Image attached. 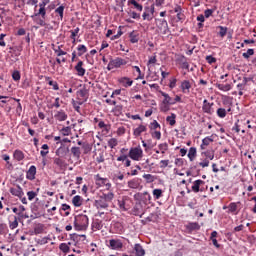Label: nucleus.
<instances>
[{"instance_id":"53","label":"nucleus","mask_w":256,"mask_h":256,"mask_svg":"<svg viewBox=\"0 0 256 256\" xmlns=\"http://www.w3.org/2000/svg\"><path fill=\"white\" fill-rule=\"evenodd\" d=\"M219 31V35L220 37H225V35H227V27H223V26H218Z\"/></svg>"},{"instance_id":"56","label":"nucleus","mask_w":256,"mask_h":256,"mask_svg":"<svg viewBox=\"0 0 256 256\" xmlns=\"http://www.w3.org/2000/svg\"><path fill=\"white\" fill-rule=\"evenodd\" d=\"M12 78L14 81H20L21 80V73L19 71H14L12 73Z\"/></svg>"},{"instance_id":"8","label":"nucleus","mask_w":256,"mask_h":256,"mask_svg":"<svg viewBox=\"0 0 256 256\" xmlns=\"http://www.w3.org/2000/svg\"><path fill=\"white\" fill-rule=\"evenodd\" d=\"M109 245L114 251H121L123 249V242L119 239H111Z\"/></svg>"},{"instance_id":"51","label":"nucleus","mask_w":256,"mask_h":256,"mask_svg":"<svg viewBox=\"0 0 256 256\" xmlns=\"http://www.w3.org/2000/svg\"><path fill=\"white\" fill-rule=\"evenodd\" d=\"M48 85H50V87H53L54 91H59V84L57 83V81L49 80Z\"/></svg>"},{"instance_id":"19","label":"nucleus","mask_w":256,"mask_h":256,"mask_svg":"<svg viewBox=\"0 0 256 256\" xmlns=\"http://www.w3.org/2000/svg\"><path fill=\"white\" fill-rule=\"evenodd\" d=\"M134 251L136 253V256H145V249H143V246H141V244H135Z\"/></svg>"},{"instance_id":"43","label":"nucleus","mask_w":256,"mask_h":256,"mask_svg":"<svg viewBox=\"0 0 256 256\" xmlns=\"http://www.w3.org/2000/svg\"><path fill=\"white\" fill-rule=\"evenodd\" d=\"M59 249L62 251V253H69L70 251L69 245H67V243H61Z\"/></svg>"},{"instance_id":"16","label":"nucleus","mask_w":256,"mask_h":256,"mask_svg":"<svg viewBox=\"0 0 256 256\" xmlns=\"http://www.w3.org/2000/svg\"><path fill=\"white\" fill-rule=\"evenodd\" d=\"M162 97H164V100L162 101V103L168 104V105H175V101L173 100V98H171V96H169V94L161 91L160 92Z\"/></svg>"},{"instance_id":"25","label":"nucleus","mask_w":256,"mask_h":256,"mask_svg":"<svg viewBox=\"0 0 256 256\" xmlns=\"http://www.w3.org/2000/svg\"><path fill=\"white\" fill-rule=\"evenodd\" d=\"M188 231H199L201 226L197 222L189 223L187 226Z\"/></svg>"},{"instance_id":"62","label":"nucleus","mask_w":256,"mask_h":256,"mask_svg":"<svg viewBox=\"0 0 256 256\" xmlns=\"http://www.w3.org/2000/svg\"><path fill=\"white\" fill-rule=\"evenodd\" d=\"M82 147L84 149V153L85 154L89 153L91 151V149H92L89 143L83 144Z\"/></svg>"},{"instance_id":"37","label":"nucleus","mask_w":256,"mask_h":256,"mask_svg":"<svg viewBox=\"0 0 256 256\" xmlns=\"http://www.w3.org/2000/svg\"><path fill=\"white\" fill-rule=\"evenodd\" d=\"M49 241H51V237L46 236V237L36 240V243H37V245H47V243H49Z\"/></svg>"},{"instance_id":"54","label":"nucleus","mask_w":256,"mask_h":256,"mask_svg":"<svg viewBox=\"0 0 256 256\" xmlns=\"http://www.w3.org/2000/svg\"><path fill=\"white\" fill-rule=\"evenodd\" d=\"M79 31H80L79 27L75 28L74 30H71L70 31V33H71L70 38L71 39H76L77 35H79Z\"/></svg>"},{"instance_id":"9","label":"nucleus","mask_w":256,"mask_h":256,"mask_svg":"<svg viewBox=\"0 0 256 256\" xmlns=\"http://www.w3.org/2000/svg\"><path fill=\"white\" fill-rule=\"evenodd\" d=\"M35 175H37V167L32 165L26 172V178L29 179V181H33L35 179Z\"/></svg>"},{"instance_id":"59","label":"nucleus","mask_w":256,"mask_h":256,"mask_svg":"<svg viewBox=\"0 0 256 256\" xmlns=\"http://www.w3.org/2000/svg\"><path fill=\"white\" fill-rule=\"evenodd\" d=\"M181 67H182V69H189V62H187L185 57H183L181 60Z\"/></svg>"},{"instance_id":"32","label":"nucleus","mask_w":256,"mask_h":256,"mask_svg":"<svg viewBox=\"0 0 256 256\" xmlns=\"http://www.w3.org/2000/svg\"><path fill=\"white\" fill-rule=\"evenodd\" d=\"M216 87L220 91H231V84H219V83H216Z\"/></svg>"},{"instance_id":"58","label":"nucleus","mask_w":256,"mask_h":256,"mask_svg":"<svg viewBox=\"0 0 256 256\" xmlns=\"http://www.w3.org/2000/svg\"><path fill=\"white\" fill-rule=\"evenodd\" d=\"M143 21H151L153 17L149 12H144L142 15Z\"/></svg>"},{"instance_id":"34","label":"nucleus","mask_w":256,"mask_h":256,"mask_svg":"<svg viewBox=\"0 0 256 256\" xmlns=\"http://www.w3.org/2000/svg\"><path fill=\"white\" fill-rule=\"evenodd\" d=\"M83 103H85V101H75V100H72V105H73V108L75 111H77V113H80L81 111V106L80 105H83Z\"/></svg>"},{"instance_id":"50","label":"nucleus","mask_w":256,"mask_h":256,"mask_svg":"<svg viewBox=\"0 0 256 256\" xmlns=\"http://www.w3.org/2000/svg\"><path fill=\"white\" fill-rule=\"evenodd\" d=\"M143 179L147 180V183H153V181H155V176L151 174H144Z\"/></svg>"},{"instance_id":"30","label":"nucleus","mask_w":256,"mask_h":256,"mask_svg":"<svg viewBox=\"0 0 256 256\" xmlns=\"http://www.w3.org/2000/svg\"><path fill=\"white\" fill-rule=\"evenodd\" d=\"M195 157H197V148L191 147L188 152V159H190V161H193Z\"/></svg>"},{"instance_id":"61","label":"nucleus","mask_w":256,"mask_h":256,"mask_svg":"<svg viewBox=\"0 0 256 256\" xmlns=\"http://www.w3.org/2000/svg\"><path fill=\"white\" fill-rule=\"evenodd\" d=\"M199 166L205 169V167H209V160L204 159L202 162H199Z\"/></svg>"},{"instance_id":"60","label":"nucleus","mask_w":256,"mask_h":256,"mask_svg":"<svg viewBox=\"0 0 256 256\" xmlns=\"http://www.w3.org/2000/svg\"><path fill=\"white\" fill-rule=\"evenodd\" d=\"M101 181H102L103 185H105L107 191H109V189H111V183H109L106 178H101Z\"/></svg>"},{"instance_id":"64","label":"nucleus","mask_w":256,"mask_h":256,"mask_svg":"<svg viewBox=\"0 0 256 256\" xmlns=\"http://www.w3.org/2000/svg\"><path fill=\"white\" fill-rule=\"evenodd\" d=\"M177 21H185V14L182 12H178L177 14Z\"/></svg>"},{"instance_id":"44","label":"nucleus","mask_w":256,"mask_h":256,"mask_svg":"<svg viewBox=\"0 0 256 256\" xmlns=\"http://www.w3.org/2000/svg\"><path fill=\"white\" fill-rule=\"evenodd\" d=\"M162 155H165V152L169 149V145L167 143H162L158 145Z\"/></svg>"},{"instance_id":"36","label":"nucleus","mask_w":256,"mask_h":256,"mask_svg":"<svg viewBox=\"0 0 256 256\" xmlns=\"http://www.w3.org/2000/svg\"><path fill=\"white\" fill-rule=\"evenodd\" d=\"M130 42L132 43H139V34H136L135 31H132L129 34Z\"/></svg>"},{"instance_id":"3","label":"nucleus","mask_w":256,"mask_h":256,"mask_svg":"<svg viewBox=\"0 0 256 256\" xmlns=\"http://www.w3.org/2000/svg\"><path fill=\"white\" fill-rule=\"evenodd\" d=\"M127 156L132 159V161H141V159H143V149H141V146L132 147Z\"/></svg>"},{"instance_id":"45","label":"nucleus","mask_w":256,"mask_h":256,"mask_svg":"<svg viewBox=\"0 0 256 256\" xmlns=\"http://www.w3.org/2000/svg\"><path fill=\"white\" fill-rule=\"evenodd\" d=\"M252 55H255V50L248 49L246 52L242 54V57H244V59H249V57H251Z\"/></svg>"},{"instance_id":"17","label":"nucleus","mask_w":256,"mask_h":256,"mask_svg":"<svg viewBox=\"0 0 256 256\" xmlns=\"http://www.w3.org/2000/svg\"><path fill=\"white\" fill-rule=\"evenodd\" d=\"M78 97H81L82 99H84L83 101H87V99L89 98V91L86 88L80 89L77 92Z\"/></svg>"},{"instance_id":"6","label":"nucleus","mask_w":256,"mask_h":256,"mask_svg":"<svg viewBox=\"0 0 256 256\" xmlns=\"http://www.w3.org/2000/svg\"><path fill=\"white\" fill-rule=\"evenodd\" d=\"M47 5H49V0H43L39 4L40 9L38 13L35 14V17H39V15H41L42 19H45V15H47V10L45 9V7H47Z\"/></svg>"},{"instance_id":"38","label":"nucleus","mask_w":256,"mask_h":256,"mask_svg":"<svg viewBox=\"0 0 256 256\" xmlns=\"http://www.w3.org/2000/svg\"><path fill=\"white\" fill-rule=\"evenodd\" d=\"M61 135H63V137H69V135H71V127L67 126L64 127L60 130Z\"/></svg>"},{"instance_id":"21","label":"nucleus","mask_w":256,"mask_h":256,"mask_svg":"<svg viewBox=\"0 0 256 256\" xmlns=\"http://www.w3.org/2000/svg\"><path fill=\"white\" fill-rule=\"evenodd\" d=\"M72 203L74 207H81V205H83V198H81L79 195H76L73 197Z\"/></svg>"},{"instance_id":"13","label":"nucleus","mask_w":256,"mask_h":256,"mask_svg":"<svg viewBox=\"0 0 256 256\" xmlns=\"http://www.w3.org/2000/svg\"><path fill=\"white\" fill-rule=\"evenodd\" d=\"M202 185H205V181L203 180H195L192 185V191L193 193H199L200 187Z\"/></svg>"},{"instance_id":"11","label":"nucleus","mask_w":256,"mask_h":256,"mask_svg":"<svg viewBox=\"0 0 256 256\" xmlns=\"http://www.w3.org/2000/svg\"><path fill=\"white\" fill-rule=\"evenodd\" d=\"M54 119L60 122L67 121V113H65L63 110L57 111L54 115Z\"/></svg>"},{"instance_id":"14","label":"nucleus","mask_w":256,"mask_h":256,"mask_svg":"<svg viewBox=\"0 0 256 256\" xmlns=\"http://www.w3.org/2000/svg\"><path fill=\"white\" fill-rule=\"evenodd\" d=\"M9 219H12L9 220V228L10 229H17L19 227V221L17 220V216H14V215H11L9 216Z\"/></svg>"},{"instance_id":"20","label":"nucleus","mask_w":256,"mask_h":256,"mask_svg":"<svg viewBox=\"0 0 256 256\" xmlns=\"http://www.w3.org/2000/svg\"><path fill=\"white\" fill-rule=\"evenodd\" d=\"M120 83L123 85V87H131V85H133V80H131L129 77H122L120 78Z\"/></svg>"},{"instance_id":"5","label":"nucleus","mask_w":256,"mask_h":256,"mask_svg":"<svg viewBox=\"0 0 256 256\" xmlns=\"http://www.w3.org/2000/svg\"><path fill=\"white\" fill-rule=\"evenodd\" d=\"M156 23H157V27L159 29V32L162 35H168L170 30H169V24L167 23V20H165V19H157Z\"/></svg>"},{"instance_id":"31","label":"nucleus","mask_w":256,"mask_h":256,"mask_svg":"<svg viewBox=\"0 0 256 256\" xmlns=\"http://www.w3.org/2000/svg\"><path fill=\"white\" fill-rule=\"evenodd\" d=\"M92 229H95V231H101L103 229V222L100 220H96L92 223Z\"/></svg>"},{"instance_id":"42","label":"nucleus","mask_w":256,"mask_h":256,"mask_svg":"<svg viewBox=\"0 0 256 256\" xmlns=\"http://www.w3.org/2000/svg\"><path fill=\"white\" fill-rule=\"evenodd\" d=\"M128 187L130 189H138L139 188V182L137 180H130L128 182Z\"/></svg>"},{"instance_id":"63","label":"nucleus","mask_w":256,"mask_h":256,"mask_svg":"<svg viewBox=\"0 0 256 256\" xmlns=\"http://www.w3.org/2000/svg\"><path fill=\"white\" fill-rule=\"evenodd\" d=\"M211 15H213L212 9H207L204 11V17H206V19H209V17H211Z\"/></svg>"},{"instance_id":"23","label":"nucleus","mask_w":256,"mask_h":256,"mask_svg":"<svg viewBox=\"0 0 256 256\" xmlns=\"http://www.w3.org/2000/svg\"><path fill=\"white\" fill-rule=\"evenodd\" d=\"M202 155L206 157L205 159H208L210 161H213L215 159V151L214 150H206L205 152H202Z\"/></svg>"},{"instance_id":"22","label":"nucleus","mask_w":256,"mask_h":256,"mask_svg":"<svg viewBox=\"0 0 256 256\" xmlns=\"http://www.w3.org/2000/svg\"><path fill=\"white\" fill-rule=\"evenodd\" d=\"M45 231V225L44 224H36L34 227V235H41Z\"/></svg>"},{"instance_id":"39","label":"nucleus","mask_w":256,"mask_h":256,"mask_svg":"<svg viewBox=\"0 0 256 256\" xmlns=\"http://www.w3.org/2000/svg\"><path fill=\"white\" fill-rule=\"evenodd\" d=\"M117 145H119V141H117V138H111L108 141V147H110V149H115V147H117Z\"/></svg>"},{"instance_id":"4","label":"nucleus","mask_w":256,"mask_h":256,"mask_svg":"<svg viewBox=\"0 0 256 256\" xmlns=\"http://www.w3.org/2000/svg\"><path fill=\"white\" fill-rule=\"evenodd\" d=\"M126 64H127V60H125L121 57H116L109 61L107 69H108V71H112V69H119L120 67H123Z\"/></svg>"},{"instance_id":"7","label":"nucleus","mask_w":256,"mask_h":256,"mask_svg":"<svg viewBox=\"0 0 256 256\" xmlns=\"http://www.w3.org/2000/svg\"><path fill=\"white\" fill-rule=\"evenodd\" d=\"M213 103H209V101H207V99H205L203 101V105H202V111L203 113H206L207 115H213V113L215 112L213 110Z\"/></svg>"},{"instance_id":"46","label":"nucleus","mask_w":256,"mask_h":256,"mask_svg":"<svg viewBox=\"0 0 256 256\" xmlns=\"http://www.w3.org/2000/svg\"><path fill=\"white\" fill-rule=\"evenodd\" d=\"M128 15H129V17H131L132 19H141V14H139V13H137V12H135V11H132V10H130V11L128 12Z\"/></svg>"},{"instance_id":"35","label":"nucleus","mask_w":256,"mask_h":256,"mask_svg":"<svg viewBox=\"0 0 256 256\" xmlns=\"http://www.w3.org/2000/svg\"><path fill=\"white\" fill-rule=\"evenodd\" d=\"M216 113L220 119H225V117H227V110H225V108H218Z\"/></svg>"},{"instance_id":"57","label":"nucleus","mask_w":256,"mask_h":256,"mask_svg":"<svg viewBox=\"0 0 256 256\" xmlns=\"http://www.w3.org/2000/svg\"><path fill=\"white\" fill-rule=\"evenodd\" d=\"M27 197L29 201H33L37 197V193L35 191H29L27 192Z\"/></svg>"},{"instance_id":"33","label":"nucleus","mask_w":256,"mask_h":256,"mask_svg":"<svg viewBox=\"0 0 256 256\" xmlns=\"http://www.w3.org/2000/svg\"><path fill=\"white\" fill-rule=\"evenodd\" d=\"M77 51H78V56L81 57L82 55H85V53H87V46L80 44L77 47Z\"/></svg>"},{"instance_id":"28","label":"nucleus","mask_w":256,"mask_h":256,"mask_svg":"<svg viewBox=\"0 0 256 256\" xmlns=\"http://www.w3.org/2000/svg\"><path fill=\"white\" fill-rule=\"evenodd\" d=\"M175 119H177V115L175 113H172L170 116L166 117V121L167 123H169V125H171V127H173L175 123H177Z\"/></svg>"},{"instance_id":"27","label":"nucleus","mask_w":256,"mask_h":256,"mask_svg":"<svg viewBox=\"0 0 256 256\" xmlns=\"http://www.w3.org/2000/svg\"><path fill=\"white\" fill-rule=\"evenodd\" d=\"M128 5H133L136 11H143V5L139 4L136 0H129Z\"/></svg>"},{"instance_id":"24","label":"nucleus","mask_w":256,"mask_h":256,"mask_svg":"<svg viewBox=\"0 0 256 256\" xmlns=\"http://www.w3.org/2000/svg\"><path fill=\"white\" fill-rule=\"evenodd\" d=\"M145 131H147V127L145 125H140L136 129H134L133 134L135 135V137H139V135H141V133H145Z\"/></svg>"},{"instance_id":"40","label":"nucleus","mask_w":256,"mask_h":256,"mask_svg":"<svg viewBox=\"0 0 256 256\" xmlns=\"http://www.w3.org/2000/svg\"><path fill=\"white\" fill-rule=\"evenodd\" d=\"M154 199H161L163 197V190L161 189H154L152 192Z\"/></svg>"},{"instance_id":"55","label":"nucleus","mask_w":256,"mask_h":256,"mask_svg":"<svg viewBox=\"0 0 256 256\" xmlns=\"http://www.w3.org/2000/svg\"><path fill=\"white\" fill-rule=\"evenodd\" d=\"M228 209L230 211V213H235V211H237V203L232 202L229 204Z\"/></svg>"},{"instance_id":"29","label":"nucleus","mask_w":256,"mask_h":256,"mask_svg":"<svg viewBox=\"0 0 256 256\" xmlns=\"http://www.w3.org/2000/svg\"><path fill=\"white\" fill-rule=\"evenodd\" d=\"M210 143H213V139L211 138V137H206V138H204L203 140H202V144H201V149L202 150H205V149H207V147H208V145L210 144Z\"/></svg>"},{"instance_id":"48","label":"nucleus","mask_w":256,"mask_h":256,"mask_svg":"<svg viewBox=\"0 0 256 256\" xmlns=\"http://www.w3.org/2000/svg\"><path fill=\"white\" fill-rule=\"evenodd\" d=\"M169 105H171V104H165L162 102V105L160 106V111H162V113H167L168 111L171 110Z\"/></svg>"},{"instance_id":"47","label":"nucleus","mask_w":256,"mask_h":256,"mask_svg":"<svg viewBox=\"0 0 256 256\" xmlns=\"http://www.w3.org/2000/svg\"><path fill=\"white\" fill-rule=\"evenodd\" d=\"M65 11V6H59L56 10L55 13H58L59 17L61 20H63V13Z\"/></svg>"},{"instance_id":"26","label":"nucleus","mask_w":256,"mask_h":256,"mask_svg":"<svg viewBox=\"0 0 256 256\" xmlns=\"http://www.w3.org/2000/svg\"><path fill=\"white\" fill-rule=\"evenodd\" d=\"M14 159H16V161H23V159H25V154L21 150H15Z\"/></svg>"},{"instance_id":"52","label":"nucleus","mask_w":256,"mask_h":256,"mask_svg":"<svg viewBox=\"0 0 256 256\" xmlns=\"http://www.w3.org/2000/svg\"><path fill=\"white\" fill-rule=\"evenodd\" d=\"M54 53H56L58 57H61L63 55H67V52L63 51L61 49V46H58L57 49H54Z\"/></svg>"},{"instance_id":"12","label":"nucleus","mask_w":256,"mask_h":256,"mask_svg":"<svg viewBox=\"0 0 256 256\" xmlns=\"http://www.w3.org/2000/svg\"><path fill=\"white\" fill-rule=\"evenodd\" d=\"M75 71H77L78 77H83L85 75V68H83V61H79L75 66Z\"/></svg>"},{"instance_id":"1","label":"nucleus","mask_w":256,"mask_h":256,"mask_svg":"<svg viewBox=\"0 0 256 256\" xmlns=\"http://www.w3.org/2000/svg\"><path fill=\"white\" fill-rule=\"evenodd\" d=\"M113 199H115V194L113 192L102 193V195L95 200L94 205L97 209H107L109 203H111Z\"/></svg>"},{"instance_id":"15","label":"nucleus","mask_w":256,"mask_h":256,"mask_svg":"<svg viewBox=\"0 0 256 256\" xmlns=\"http://www.w3.org/2000/svg\"><path fill=\"white\" fill-rule=\"evenodd\" d=\"M180 89H182V93H190L191 82L189 80L182 81Z\"/></svg>"},{"instance_id":"2","label":"nucleus","mask_w":256,"mask_h":256,"mask_svg":"<svg viewBox=\"0 0 256 256\" xmlns=\"http://www.w3.org/2000/svg\"><path fill=\"white\" fill-rule=\"evenodd\" d=\"M74 227L76 231H85L89 227V217L87 215H77L74 218Z\"/></svg>"},{"instance_id":"18","label":"nucleus","mask_w":256,"mask_h":256,"mask_svg":"<svg viewBox=\"0 0 256 256\" xmlns=\"http://www.w3.org/2000/svg\"><path fill=\"white\" fill-rule=\"evenodd\" d=\"M70 151H71L73 157H75V159H81V148L80 147L73 146Z\"/></svg>"},{"instance_id":"10","label":"nucleus","mask_w":256,"mask_h":256,"mask_svg":"<svg viewBox=\"0 0 256 256\" xmlns=\"http://www.w3.org/2000/svg\"><path fill=\"white\" fill-rule=\"evenodd\" d=\"M10 193H11V195H14L15 197H19L20 199L24 195L23 188H21V186H19V185H17L14 188H10Z\"/></svg>"},{"instance_id":"41","label":"nucleus","mask_w":256,"mask_h":256,"mask_svg":"<svg viewBox=\"0 0 256 256\" xmlns=\"http://www.w3.org/2000/svg\"><path fill=\"white\" fill-rule=\"evenodd\" d=\"M97 163H104L105 162V152L99 151L98 156L96 157Z\"/></svg>"},{"instance_id":"49","label":"nucleus","mask_w":256,"mask_h":256,"mask_svg":"<svg viewBox=\"0 0 256 256\" xmlns=\"http://www.w3.org/2000/svg\"><path fill=\"white\" fill-rule=\"evenodd\" d=\"M54 165H57V167H63L65 165V161L61 158H54Z\"/></svg>"}]
</instances>
